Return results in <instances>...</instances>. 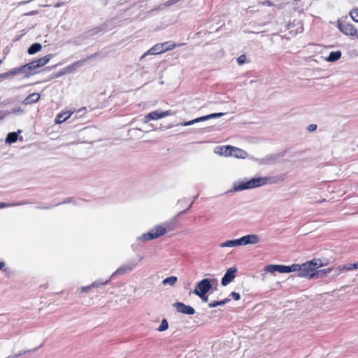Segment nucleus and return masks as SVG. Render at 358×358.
<instances>
[{
	"label": "nucleus",
	"mask_w": 358,
	"mask_h": 358,
	"mask_svg": "<svg viewBox=\"0 0 358 358\" xmlns=\"http://www.w3.org/2000/svg\"><path fill=\"white\" fill-rule=\"evenodd\" d=\"M323 264L320 259H313L301 264V272L298 273V276L303 278H308L313 279L315 278L322 277L327 273H329L333 268H328L327 269L315 271L316 268L322 267Z\"/></svg>",
	"instance_id": "nucleus-1"
},
{
	"label": "nucleus",
	"mask_w": 358,
	"mask_h": 358,
	"mask_svg": "<svg viewBox=\"0 0 358 358\" xmlns=\"http://www.w3.org/2000/svg\"><path fill=\"white\" fill-rule=\"evenodd\" d=\"M171 230L168 224H159L151 229L147 233H144L141 239L143 241H148L165 235Z\"/></svg>",
	"instance_id": "nucleus-2"
},
{
	"label": "nucleus",
	"mask_w": 358,
	"mask_h": 358,
	"mask_svg": "<svg viewBox=\"0 0 358 358\" xmlns=\"http://www.w3.org/2000/svg\"><path fill=\"white\" fill-rule=\"evenodd\" d=\"M268 180V178H252L246 182H241L238 185H236L234 186V189L235 191H241L246 189H251L255 187H258L262 185H264L267 183Z\"/></svg>",
	"instance_id": "nucleus-3"
},
{
	"label": "nucleus",
	"mask_w": 358,
	"mask_h": 358,
	"mask_svg": "<svg viewBox=\"0 0 358 358\" xmlns=\"http://www.w3.org/2000/svg\"><path fill=\"white\" fill-rule=\"evenodd\" d=\"M176 44L170 41L157 43L152 46L149 50L144 53L142 57H145L148 55H158L164 53L168 50H171L176 48Z\"/></svg>",
	"instance_id": "nucleus-4"
},
{
	"label": "nucleus",
	"mask_w": 358,
	"mask_h": 358,
	"mask_svg": "<svg viewBox=\"0 0 358 358\" xmlns=\"http://www.w3.org/2000/svg\"><path fill=\"white\" fill-rule=\"evenodd\" d=\"M210 280L205 278L201 280L196 286L194 293L200 298H203L205 294L211 289Z\"/></svg>",
	"instance_id": "nucleus-5"
},
{
	"label": "nucleus",
	"mask_w": 358,
	"mask_h": 358,
	"mask_svg": "<svg viewBox=\"0 0 358 358\" xmlns=\"http://www.w3.org/2000/svg\"><path fill=\"white\" fill-rule=\"evenodd\" d=\"M338 27L344 34L351 36H356L357 38V30L352 24L343 21L338 24Z\"/></svg>",
	"instance_id": "nucleus-6"
},
{
	"label": "nucleus",
	"mask_w": 358,
	"mask_h": 358,
	"mask_svg": "<svg viewBox=\"0 0 358 358\" xmlns=\"http://www.w3.org/2000/svg\"><path fill=\"white\" fill-rule=\"evenodd\" d=\"M171 115H173V113H172L170 110L163 111V112L159 111V110H155V111L150 113L149 114L146 115L144 117L143 122L148 123L150 120H158V119L163 118L166 116Z\"/></svg>",
	"instance_id": "nucleus-7"
},
{
	"label": "nucleus",
	"mask_w": 358,
	"mask_h": 358,
	"mask_svg": "<svg viewBox=\"0 0 358 358\" xmlns=\"http://www.w3.org/2000/svg\"><path fill=\"white\" fill-rule=\"evenodd\" d=\"M236 272V267L229 268L222 278V285L226 286L230 283L235 278Z\"/></svg>",
	"instance_id": "nucleus-8"
},
{
	"label": "nucleus",
	"mask_w": 358,
	"mask_h": 358,
	"mask_svg": "<svg viewBox=\"0 0 358 358\" xmlns=\"http://www.w3.org/2000/svg\"><path fill=\"white\" fill-rule=\"evenodd\" d=\"M177 311L187 315H194L195 310L190 306L185 305L182 302H176L173 304Z\"/></svg>",
	"instance_id": "nucleus-9"
},
{
	"label": "nucleus",
	"mask_w": 358,
	"mask_h": 358,
	"mask_svg": "<svg viewBox=\"0 0 358 358\" xmlns=\"http://www.w3.org/2000/svg\"><path fill=\"white\" fill-rule=\"evenodd\" d=\"M259 241L260 238L257 234H248L241 238V245L257 244Z\"/></svg>",
	"instance_id": "nucleus-10"
},
{
	"label": "nucleus",
	"mask_w": 358,
	"mask_h": 358,
	"mask_svg": "<svg viewBox=\"0 0 358 358\" xmlns=\"http://www.w3.org/2000/svg\"><path fill=\"white\" fill-rule=\"evenodd\" d=\"M227 149L229 150V155L236 158L244 159L247 156V152L240 148L229 145Z\"/></svg>",
	"instance_id": "nucleus-11"
},
{
	"label": "nucleus",
	"mask_w": 358,
	"mask_h": 358,
	"mask_svg": "<svg viewBox=\"0 0 358 358\" xmlns=\"http://www.w3.org/2000/svg\"><path fill=\"white\" fill-rule=\"evenodd\" d=\"M289 268H287V266L285 265H268L265 268V271L270 272V273H274L275 271H278L279 273H287V271Z\"/></svg>",
	"instance_id": "nucleus-12"
},
{
	"label": "nucleus",
	"mask_w": 358,
	"mask_h": 358,
	"mask_svg": "<svg viewBox=\"0 0 358 358\" xmlns=\"http://www.w3.org/2000/svg\"><path fill=\"white\" fill-rule=\"evenodd\" d=\"M72 114L73 112L69 111H62L58 113L55 117V123L57 124L63 123L64 121L68 120Z\"/></svg>",
	"instance_id": "nucleus-13"
},
{
	"label": "nucleus",
	"mask_w": 358,
	"mask_h": 358,
	"mask_svg": "<svg viewBox=\"0 0 358 358\" xmlns=\"http://www.w3.org/2000/svg\"><path fill=\"white\" fill-rule=\"evenodd\" d=\"M52 57V55H47L44 57H42L38 59L33 61V62L36 68L38 69L47 64Z\"/></svg>",
	"instance_id": "nucleus-14"
},
{
	"label": "nucleus",
	"mask_w": 358,
	"mask_h": 358,
	"mask_svg": "<svg viewBox=\"0 0 358 358\" xmlns=\"http://www.w3.org/2000/svg\"><path fill=\"white\" fill-rule=\"evenodd\" d=\"M40 98H41L40 94L34 92V93L29 94L24 99L23 103L24 105H29V104L34 103H36L37 101H38Z\"/></svg>",
	"instance_id": "nucleus-15"
},
{
	"label": "nucleus",
	"mask_w": 358,
	"mask_h": 358,
	"mask_svg": "<svg viewBox=\"0 0 358 358\" xmlns=\"http://www.w3.org/2000/svg\"><path fill=\"white\" fill-rule=\"evenodd\" d=\"M356 268H358V262L350 265H343L342 266H339L335 270V273L336 275H338L343 271H350Z\"/></svg>",
	"instance_id": "nucleus-16"
},
{
	"label": "nucleus",
	"mask_w": 358,
	"mask_h": 358,
	"mask_svg": "<svg viewBox=\"0 0 358 358\" xmlns=\"http://www.w3.org/2000/svg\"><path fill=\"white\" fill-rule=\"evenodd\" d=\"M42 49V45L39 43L32 44L28 49L27 52L29 55H34L39 52Z\"/></svg>",
	"instance_id": "nucleus-17"
},
{
	"label": "nucleus",
	"mask_w": 358,
	"mask_h": 358,
	"mask_svg": "<svg viewBox=\"0 0 358 358\" xmlns=\"http://www.w3.org/2000/svg\"><path fill=\"white\" fill-rule=\"evenodd\" d=\"M22 69L24 70L23 73H25L27 76L31 75L32 73L31 71L34 69H36V66L33 62H29L27 64L22 65Z\"/></svg>",
	"instance_id": "nucleus-18"
},
{
	"label": "nucleus",
	"mask_w": 358,
	"mask_h": 358,
	"mask_svg": "<svg viewBox=\"0 0 358 358\" xmlns=\"http://www.w3.org/2000/svg\"><path fill=\"white\" fill-rule=\"evenodd\" d=\"M341 57V52L340 51H333L331 52L327 57V60L328 62H336Z\"/></svg>",
	"instance_id": "nucleus-19"
},
{
	"label": "nucleus",
	"mask_w": 358,
	"mask_h": 358,
	"mask_svg": "<svg viewBox=\"0 0 358 358\" xmlns=\"http://www.w3.org/2000/svg\"><path fill=\"white\" fill-rule=\"evenodd\" d=\"M24 71L22 69V66L13 69L12 70L9 71L8 72L4 73L2 76H15L17 74H19L20 73H22Z\"/></svg>",
	"instance_id": "nucleus-20"
},
{
	"label": "nucleus",
	"mask_w": 358,
	"mask_h": 358,
	"mask_svg": "<svg viewBox=\"0 0 358 358\" xmlns=\"http://www.w3.org/2000/svg\"><path fill=\"white\" fill-rule=\"evenodd\" d=\"M209 120L208 115H205V116H202V117H198V118H196V119H194L193 120H190V121L186 122L184 123V125L185 126H189V125L193 124L194 123L199 122H202V121H205V120Z\"/></svg>",
	"instance_id": "nucleus-21"
},
{
	"label": "nucleus",
	"mask_w": 358,
	"mask_h": 358,
	"mask_svg": "<svg viewBox=\"0 0 358 358\" xmlns=\"http://www.w3.org/2000/svg\"><path fill=\"white\" fill-rule=\"evenodd\" d=\"M18 134L16 132L9 133L6 138V142L13 143L17 141Z\"/></svg>",
	"instance_id": "nucleus-22"
},
{
	"label": "nucleus",
	"mask_w": 358,
	"mask_h": 358,
	"mask_svg": "<svg viewBox=\"0 0 358 358\" xmlns=\"http://www.w3.org/2000/svg\"><path fill=\"white\" fill-rule=\"evenodd\" d=\"M229 301H230V299H228V298H227L222 301H213L208 304V306L210 308H214L217 306L224 305V304L227 303V302H229Z\"/></svg>",
	"instance_id": "nucleus-23"
},
{
	"label": "nucleus",
	"mask_w": 358,
	"mask_h": 358,
	"mask_svg": "<svg viewBox=\"0 0 358 358\" xmlns=\"http://www.w3.org/2000/svg\"><path fill=\"white\" fill-rule=\"evenodd\" d=\"M301 264H294L291 266H287V268H289L287 271V273L298 271V273L301 272Z\"/></svg>",
	"instance_id": "nucleus-24"
},
{
	"label": "nucleus",
	"mask_w": 358,
	"mask_h": 358,
	"mask_svg": "<svg viewBox=\"0 0 358 358\" xmlns=\"http://www.w3.org/2000/svg\"><path fill=\"white\" fill-rule=\"evenodd\" d=\"M176 282H177V278L176 276H170V277L165 278L163 280V284L164 285L169 284L170 285H173Z\"/></svg>",
	"instance_id": "nucleus-25"
},
{
	"label": "nucleus",
	"mask_w": 358,
	"mask_h": 358,
	"mask_svg": "<svg viewBox=\"0 0 358 358\" xmlns=\"http://www.w3.org/2000/svg\"><path fill=\"white\" fill-rule=\"evenodd\" d=\"M350 16L355 22L358 23V8H353L350 11Z\"/></svg>",
	"instance_id": "nucleus-26"
},
{
	"label": "nucleus",
	"mask_w": 358,
	"mask_h": 358,
	"mask_svg": "<svg viewBox=\"0 0 358 358\" xmlns=\"http://www.w3.org/2000/svg\"><path fill=\"white\" fill-rule=\"evenodd\" d=\"M168 328H169L168 322L166 319H164L162 321L161 324L157 328V330L159 331H166Z\"/></svg>",
	"instance_id": "nucleus-27"
},
{
	"label": "nucleus",
	"mask_w": 358,
	"mask_h": 358,
	"mask_svg": "<svg viewBox=\"0 0 358 358\" xmlns=\"http://www.w3.org/2000/svg\"><path fill=\"white\" fill-rule=\"evenodd\" d=\"M220 247L221 248H225V247H234L233 246V241L232 240H229V241H227L225 242H223L220 244Z\"/></svg>",
	"instance_id": "nucleus-28"
},
{
	"label": "nucleus",
	"mask_w": 358,
	"mask_h": 358,
	"mask_svg": "<svg viewBox=\"0 0 358 358\" xmlns=\"http://www.w3.org/2000/svg\"><path fill=\"white\" fill-rule=\"evenodd\" d=\"M245 60L246 57L244 55H242L237 58V62L239 65L243 64L245 62Z\"/></svg>",
	"instance_id": "nucleus-29"
},
{
	"label": "nucleus",
	"mask_w": 358,
	"mask_h": 358,
	"mask_svg": "<svg viewBox=\"0 0 358 358\" xmlns=\"http://www.w3.org/2000/svg\"><path fill=\"white\" fill-rule=\"evenodd\" d=\"M222 115H223L222 113H212V114L208 115V117H209V119H211V118H215V117H222Z\"/></svg>",
	"instance_id": "nucleus-30"
},
{
	"label": "nucleus",
	"mask_w": 358,
	"mask_h": 358,
	"mask_svg": "<svg viewBox=\"0 0 358 358\" xmlns=\"http://www.w3.org/2000/svg\"><path fill=\"white\" fill-rule=\"evenodd\" d=\"M231 295L232 296L233 299H235L236 301H238L241 299L240 294L237 292H232L231 293Z\"/></svg>",
	"instance_id": "nucleus-31"
},
{
	"label": "nucleus",
	"mask_w": 358,
	"mask_h": 358,
	"mask_svg": "<svg viewBox=\"0 0 358 358\" xmlns=\"http://www.w3.org/2000/svg\"><path fill=\"white\" fill-rule=\"evenodd\" d=\"M232 241H233V246L234 247L241 245V238L238 239L232 240Z\"/></svg>",
	"instance_id": "nucleus-32"
},
{
	"label": "nucleus",
	"mask_w": 358,
	"mask_h": 358,
	"mask_svg": "<svg viewBox=\"0 0 358 358\" xmlns=\"http://www.w3.org/2000/svg\"><path fill=\"white\" fill-rule=\"evenodd\" d=\"M10 114V112L7 111H0V120L3 119L6 115Z\"/></svg>",
	"instance_id": "nucleus-33"
},
{
	"label": "nucleus",
	"mask_w": 358,
	"mask_h": 358,
	"mask_svg": "<svg viewBox=\"0 0 358 358\" xmlns=\"http://www.w3.org/2000/svg\"><path fill=\"white\" fill-rule=\"evenodd\" d=\"M93 286L92 285H90V286H85V287H82L80 290L82 292H87L88 291H90L91 289V287Z\"/></svg>",
	"instance_id": "nucleus-34"
},
{
	"label": "nucleus",
	"mask_w": 358,
	"mask_h": 358,
	"mask_svg": "<svg viewBox=\"0 0 358 358\" xmlns=\"http://www.w3.org/2000/svg\"><path fill=\"white\" fill-rule=\"evenodd\" d=\"M317 129V125L315 124H310L308 127V129L310 131H313L315 130H316Z\"/></svg>",
	"instance_id": "nucleus-35"
},
{
	"label": "nucleus",
	"mask_w": 358,
	"mask_h": 358,
	"mask_svg": "<svg viewBox=\"0 0 358 358\" xmlns=\"http://www.w3.org/2000/svg\"><path fill=\"white\" fill-rule=\"evenodd\" d=\"M178 0H169L167 2H166V6H171V5H173L175 3H176Z\"/></svg>",
	"instance_id": "nucleus-36"
},
{
	"label": "nucleus",
	"mask_w": 358,
	"mask_h": 358,
	"mask_svg": "<svg viewBox=\"0 0 358 358\" xmlns=\"http://www.w3.org/2000/svg\"><path fill=\"white\" fill-rule=\"evenodd\" d=\"M263 5L271 6H273V3L270 1H265L263 2Z\"/></svg>",
	"instance_id": "nucleus-37"
},
{
	"label": "nucleus",
	"mask_w": 358,
	"mask_h": 358,
	"mask_svg": "<svg viewBox=\"0 0 358 358\" xmlns=\"http://www.w3.org/2000/svg\"><path fill=\"white\" fill-rule=\"evenodd\" d=\"M22 112V109L20 108H18L17 109H14L11 113H21Z\"/></svg>",
	"instance_id": "nucleus-38"
},
{
	"label": "nucleus",
	"mask_w": 358,
	"mask_h": 358,
	"mask_svg": "<svg viewBox=\"0 0 358 358\" xmlns=\"http://www.w3.org/2000/svg\"><path fill=\"white\" fill-rule=\"evenodd\" d=\"M5 267V263L3 262H0V270L3 271Z\"/></svg>",
	"instance_id": "nucleus-39"
},
{
	"label": "nucleus",
	"mask_w": 358,
	"mask_h": 358,
	"mask_svg": "<svg viewBox=\"0 0 358 358\" xmlns=\"http://www.w3.org/2000/svg\"><path fill=\"white\" fill-rule=\"evenodd\" d=\"M204 301H208V296H206L205 295V296L203 298H201Z\"/></svg>",
	"instance_id": "nucleus-40"
},
{
	"label": "nucleus",
	"mask_w": 358,
	"mask_h": 358,
	"mask_svg": "<svg viewBox=\"0 0 358 358\" xmlns=\"http://www.w3.org/2000/svg\"><path fill=\"white\" fill-rule=\"evenodd\" d=\"M5 203H0V208L4 207Z\"/></svg>",
	"instance_id": "nucleus-41"
},
{
	"label": "nucleus",
	"mask_w": 358,
	"mask_h": 358,
	"mask_svg": "<svg viewBox=\"0 0 358 358\" xmlns=\"http://www.w3.org/2000/svg\"><path fill=\"white\" fill-rule=\"evenodd\" d=\"M3 62V61L1 59H0V64H1Z\"/></svg>",
	"instance_id": "nucleus-42"
},
{
	"label": "nucleus",
	"mask_w": 358,
	"mask_h": 358,
	"mask_svg": "<svg viewBox=\"0 0 358 358\" xmlns=\"http://www.w3.org/2000/svg\"><path fill=\"white\" fill-rule=\"evenodd\" d=\"M357 39H358V35H357Z\"/></svg>",
	"instance_id": "nucleus-43"
}]
</instances>
